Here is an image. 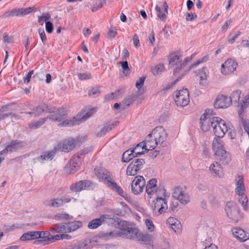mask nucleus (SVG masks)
Listing matches in <instances>:
<instances>
[{
    "label": "nucleus",
    "mask_w": 249,
    "mask_h": 249,
    "mask_svg": "<svg viewBox=\"0 0 249 249\" xmlns=\"http://www.w3.org/2000/svg\"><path fill=\"white\" fill-rule=\"evenodd\" d=\"M94 108H90L88 110H83L80 113L77 115L69 120H65L62 122L58 124L59 127L71 126L80 124L81 122H84L92 116L95 112Z\"/></svg>",
    "instance_id": "nucleus-1"
},
{
    "label": "nucleus",
    "mask_w": 249,
    "mask_h": 249,
    "mask_svg": "<svg viewBox=\"0 0 249 249\" xmlns=\"http://www.w3.org/2000/svg\"><path fill=\"white\" fill-rule=\"evenodd\" d=\"M67 114V111L64 108H58L57 112L55 115L51 114L46 118H42L37 121L31 123L29 124V127L31 129H36L42 126L48 119L53 121L60 122L63 120L64 117Z\"/></svg>",
    "instance_id": "nucleus-2"
},
{
    "label": "nucleus",
    "mask_w": 249,
    "mask_h": 249,
    "mask_svg": "<svg viewBox=\"0 0 249 249\" xmlns=\"http://www.w3.org/2000/svg\"><path fill=\"white\" fill-rule=\"evenodd\" d=\"M212 149L215 155L223 163L227 164L231 161L229 154L225 150L224 142L221 140L214 138L213 142Z\"/></svg>",
    "instance_id": "nucleus-3"
},
{
    "label": "nucleus",
    "mask_w": 249,
    "mask_h": 249,
    "mask_svg": "<svg viewBox=\"0 0 249 249\" xmlns=\"http://www.w3.org/2000/svg\"><path fill=\"white\" fill-rule=\"evenodd\" d=\"M233 103L238 102L239 108L238 115L240 118L243 119L245 110L249 106V94H232Z\"/></svg>",
    "instance_id": "nucleus-4"
},
{
    "label": "nucleus",
    "mask_w": 249,
    "mask_h": 249,
    "mask_svg": "<svg viewBox=\"0 0 249 249\" xmlns=\"http://www.w3.org/2000/svg\"><path fill=\"white\" fill-rule=\"evenodd\" d=\"M213 110L211 109H206L200 119L201 128L203 131H207L211 127H213L212 122L217 121V117H212Z\"/></svg>",
    "instance_id": "nucleus-5"
},
{
    "label": "nucleus",
    "mask_w": 249,
    "mask_h": 249,
    "mask_svg": "<svg viewBox=\"0 0 249 249\" xmlns=\"http://www.w3.org/2000/svg\"><path fill=\"white\" fill-rule=\"evenodd\" d=\"M25 146V143L23 141L18 140H13L6 144L5 148L0 152V156L17 152L23 148Z\"/></svg>",
    "instance_id": "nucleus-6"
},
{
    "label": "nucleus",
    "mask_w": 249,
    "mask_h": 249,
    "mask_svg": "<svg viewBox=\"0 0 249 249\" xmlns=\"http://www.w3.org/2000/svg\"><path fill=\"white\" fill-rule=\"evenodd\" d=\"M233 103L232 94H220L215 100L214 106L216 108L229 107Z\"/></svg>",
    "instance_id": "nucleus-7"
},
{
    "label": "nucleus",
    "mask_w": 249,
    "mask_h": 249,
    "mask_svg": "<svg viewBox=\"0 0 249 249\" xmlns=\"http://www.w3.org/2000/svg\"><path fill=\"white\" fill-rule=\"evenodd\" d=\"M217 121L212 122L213 124V131L218 138H223L225 133L228 131V127L225 121L221 118L217 117Z\"/></svg>",
    "instance_id": "nucleus-8"
},
{
    "label": "nucleus",
    "mask_w": 249,
    "mask_h": 249,
    "mask_svg": "<svg viewBox=\"0 0 249 249\" xmlns=\"http://www.w3.org/2000/svg\"><path fill=\"white\" fill-rule=\"evenodd\" d=\"M172 197L182 204H186L190 201V197L185 187L178 186L176 187L174 190Z\"/></svg>",
    "instance_id": "nucleus-9"
},
{
    "label": "nucleus",
    "mask_w": 249,
    "mask_h": 249,
    "mask_svg": "<svg viewBox=\"0 0 249 249\" xmlns=\"http://www.w3.org/2000/svg\"><path fill=\"white\" fill-rule=\"evenodd\" d=\"M145 186V181L144 178L141 176H137L132 182L131 191L135 195H138L143 191Z\"/></svg>",
    "instance_id": "nucleus-10"
},
{
    "label": "nucleus",
    "mask_w": 249,
    "mask_h": 249,
    "mask_svg": "<svg viewBox=\"0 0 249 249\" xmlns=\"http://www.w3.org/2000/svg\"><path fill=\"white\" fill-rule=\"evenodd\" d=\"M144 160L142 159H137L134 160L127 166L126 169V174L128 176H134L143 167Z\"/></svg>",
    "instance_id": "nucleus-11"
},
{
    "label": "nucleus",
    "mask_w": 249,
    "mask_h": 249,
    "mask_svg": "<svg viewBox=\"0 0 249 249\" xmlns=\"http://www.w3.org/2000/svg\"><path fill=\"white\" fill-rule=\"evenodd\" d=\"M57 109L55 107L46 104H42L38 106L33 111L27 112L26 113L33 115L35 117L39 115L42 112L48 113L51 114V115H55L57 112Z\"/></svg>",
    "instance_id": "nucleus-12"
},
{
    "label": "nucleus",
    "mask_w": 249,
    "mask_h": 249,
    "mask_svg": "<svg viewBox=\"0 0 249 249\" xmlns=\"http://www.w3.org/2000/svg\"><path fill=\"white\" fill-rule=\"evenodd\" d=\"M227 215L230 218L237 221L239 215V210L236 204L232 202H228L225 208Z\"/></svg>",
    "instance_id": "nucleus-13"
},
{
    "label": "nucleus",
    "mask_w": 249,
    "mask_h": 249,
    "mask_svg": "<svg viewBox=\"0 0 249 249\" xmlns=\"http://www.w3.org/2000/svg\"><path fill=\"white\" fill-rule=\"evenodd\" d=\"M95 172L99 180L105 182L107 185L112 181L110 173L107 169L103 167H97L95 168Z\"/></svg>",
    "instance_id": "nucleus-14"
},
{
    "label": "nucleus",
    "mask_w": 249,
    "mask_h": 249,
    "mask_svg": "<svg viewBox=\"0 0 249 249\" xmlns=\"http://www.w3.org/2000/svg\"><path fill=\"white\" fill-rule=\"evenodd\" d=\"M159 144L162 143L167 137V134L164 128L161 126L155 128L150 133Z\"/></svg>",
    "instance_id": "nucleus-15"
},
{
    "label": "nucleus",
    "mask_w": 249,
    "mask_h": 249,
    "mask_svg": "<svg viewBox=\"0 0 249 249\" xmlns=\"http://www.w3.org/2000/svg\"><path fill=\"white\" fill-rule=\"evenodd\" d=\"M237 63L232 59H227L224 64L221 65V72L227 75L231 73L236 70Z\"/></svg>",
    "instance_id": "nucleus-16"
},
{
    "label": "nucleus",
    "mask_w": 249,
    "mask_h": 249,
    "mask_svg": "<svg viewBox=\"0 0 249 249\" xmlns=\"http://www.w3.org/2000/svg\"><path fill=\"white\" fill-rule=\"evenodd\" d=\"M209 171L214 177L222 178L224 174L221 165L217 161L213 162L209 167Z\"/></svg>",
    "instance_id": "nucleus-17"
},
{
    "label": "nucleus",
    "mask_w": 249,
    "mask_h": 249,
    "mask_svg": "<svg viewBox=\"0 0 249 249\" xmlns=\"http://www.w3.org/2000/svg\"><path fill=\"white\" fill-rule=\"evenodd\" d=\"M153 211L155 212L158 211L159 214L164 213L167 209V201L163 198L157 197L156 200L153 201Z\"/></svg>",
    "instance_id": "nucleus-18"
},
{
    "label": "nucleus",
    "mask_w": 249,
    "mask_h": 249,
    "mask_svg": "<svg viewBox=\"0 0 249 249\" xmlns=\"http://www.w3.org/2000/svg\"><path fill=\"white\" fill-rule=\"evenodd\" d=\"M91 184V181L89 180H81L72 184L70 186V190L73 192H80L88 189Z\"/></svg>",
    "instance_id": "nucleus-19"
},
{
    "label": "nucleus",
    "mask_w": 249,
    "mask_h": 249,
    "mask_svg": "<svg viewBox=\"0 0 249 249\" xmlns=\"http://www.w3.org/2000/svg\"><path fill=\"white\" fill-rule=\"evenodd\" d=\"M109 215L103 214L100 216L98 218H96L92 220L89 223L88 228L90 229H95L105 224L106 220L110 219Z\"/></svg>",
    "instance_id": "nucleus-20"
},
{
    "label": "nucleus",
    "mask_w": 249,
    "mask_h": 249,
    "mask_svg": "<svg viewBox=\"0 0 249 249\" xmlns=\"http://www.w3.org/2000/svg\"><path fill=\"white\" fill-rule=\"evenodd\" d=\"M55 150L47 151L43 152L42 154L39 157L34 159V162L38 161L40 163H44L48 160H51L55 155Z\"/></svg>",
    "instance_id": "nucleus-21"
},
{
    "label": "nucleus",
    "mask_w": 249,
    "mask_h": 249,
    "mask_svg": "<svg viewBox=\"0 0 249 249\" xmlns=\"http://www.w3.org/2000/svg\"><path fill=\"white\" fill-rule=\"evenodd\" d=\"M122 231L125 234L127 238L137 240L139 234L140 233L137 229L127 227L126 228H122Z\"/></svg>",
    "instance_id": "nucleus-22"
},
{
    "label": "nucleus",
    "mask_w": 249,
    "mask_h": 249,
    "mask_svg": "<svg viewBox=\"0 0 249 249\" xmlns=\"http://www.w3.org/2000/svg\"><path fill=\"white\" fill-rule=\"evenodd\" d=\"M175 102L178 106H186L190 102L189 94H177Z\"/></svg>",
    "instance_id": "nucleus-23"
},
{
    "label": "nucleus",
    "mask_w": 249,
    "mask_h": 249,
    "mask_svg": "<svg viewBox=\"0 0 249 249\" xmlns=\"http://www.w3.org/2000/svg\"><path fill=\"white\" fill-rule=\"evenodd\" d=\"M76 144V141L73 138H69L63 141L62 143V149L64 152L72 150Z\"/></svg>",
    "instance_id": "nucleus-24"
},
{
    "label": "nucleus",
    "mask_w": 249,
    "mask_h": 249,
    "mask_svg": "<svg viewBox=\"0 0 249 249\" xmlns=\"http://www.w3.org/2000/svg\"><path fill=\"white\" fill-rule=\"evenodd\" d=\"M157 179L152 178L150 179L146 186V192L148 196H156V190L157 189Z\"/></svg>",
    "instance_id": "nucleus-25"
},
{
    "label": "nucleus",
    "mask_w": 249,
    "mask_h": 249,
    "mask_svg": "<svg viewBox=\"0 0 249 249\" xmlns=\"http://www.w3.org/2000/svg\"><path fill=\"white\" fill-rule=\"evenodd\" d=\"M66 233L74 231L82 226V223L80 221H74L64 224Z\"/></svg>",
    "instance_id": "nucleus-26"
},
{
    "label": "nucleus",
    "mask_w": 249,
    "mask_h": 249,
    "mask_svg": "<svg viewBox=\"0 0 249 249\" xmlns=\"http://www.w3.org/2000/svg\"><path fill=\"white\" fill-rule=\"evenodd\" d=\"M236 188L235 189V193L238 196L244 195L245 189L243 176H238V179L236 180Z\"/></svg>",
    "instance_id": "nucleus-27"
},
{
    "label": "nucleus",
    "mask_w": 249,
    "mask_h": 249,
    "mask_svg": "<svg viewBox=\"0 0 249 249\" xmlns=\"http://www.w3.org/2000/svg\"><path fill=\"white\" fill-rule=\"evenodd\" d=\"M166 223L175 232L179 231L181 227L180 221L174 217L168 218Z\"/></svg>",
    "instance_id": "nucleus-28"
},
{
    "label": "nucleus",
    "mask_w": 249,
    "mask_h": 249,
    "mask_svg": "<svg viewBox=\"0 0 249 249\" xmlns=\"http://www.w3.org/2000/svg\"><path fill=\"white\" fill-rule=\"evenodd\" d=\"M132 149L134 150L135 156H139L147 153L149 150V149L147 148L144 141L140 142L135 147Z\"/></svg>",
    "instance_id": "nucleus-29"
},
{
    "label": "nucleus",
    "mask_w": 249,
    "mask_h": 249,
    "mask_svg": "<svg viewBox=\"0 0 249 249\" xmlns=\"http://www.w3.org/2000/svg\"><path fill=\"white\" fill-rule=\"evenodd\" d=\"M232 233L234 237L241 241H245L249 238L245 231L242 229L234 228L232 230Z\"/></svg>",
    "instance_id": "nucleus-30"
},
{
    "label": "nucleus",
    "mask_w": 249,
    "mask_h": 249,
    "mask_svg": "<svg viewBox=\"0 0 249 249\" xmlns=\"http://www.w3.org/2000/svg\"><path fill=\"white\" fill-rule=\"evenodd\" d=\"M144 142L149 150L154 149L159 144L150 133L146 137Z\"/></svg>",
    "instance_id": "nucleus-31"
},
{
    "label": "nucleus",
    "mask_w": 249,
    "mask_h": 249,
    "mask_svg": "<svg viewBox=\"0 0 249 249\" xmlns=\"http://www.w3.org/2000/svg\"><path fill=\"white\" fill-rule=\"evenodd\" d=\"M113 124H105L103 126L98 127L95 131V135L97 137H101L104 135L107 132L110 131L112 128Z\"/></svg>",
    "instance_id": "nucleus-32"
},
{
    "label": "nucleus",
    "mask_w": 249,
    "mask_h": 249,
    "mask_svg": "<svg viewBox=\"0 0 249 249\" xmlns=\"http://www.w3.org/2000/svg\"><path fill=\"white\" fill-rule=\"evenodd\" d=\"M135 156L134 150L132 148L125 151L122 155V161L124 162H128L132 160L133 158L137 157Z\"/></svg>",
    "instance_id": "nucleus-33"
},
{
    "label": "nucleus",
    "mask_w": 249,
    "mask_h": 249,
    "mask_svg": "<svg viewBox=\"0 0 249 249\" xmlns=\"http://www.w3.org/2000/svg\"><path fill=\"white\" fill-rule=\"evenodd\" d=\"M107 186L116 192L121 196L124 198L127 196L126 194L123 191V189L113 180L110 182V183Z\"/></svg>",
    "instance_id": "nucleus-34"
},
{
    "label": "nucleus",
    "mask_w": 249,
    "mask_h": 249,
    "mask_svg": "<svg viewBox=\"0 0 249 249\" xmlns=\"http://www.w3.org/2000/svg\"><path fill=\"white\" fill-rule=\"evenodd\" d=\"M89 244L86 242H81L73 245H71L66 247L65 249H89Z\"/></svg>",
    "instance_id": "nucleus-35"
},
{
    "label": "nucleus",
    "mask_w": 249,
    "mask_h": 249,
    "mask_svg": "<svg viewBox=\"0 0 249 249\" xmlns=\"http://www.w3.org/2000/svg\"><path fill=\"white\" fill-rule=\"evenodd\" d=\"M21 14L20 8H15L5 12L4 14L1 16V18H5L14 16L21 17Z\"/></svg>",
    "instance_id": "nucleus-36"
},
{
    "label": "nucleus",
    "mask_w": 249,
    "mask_h": 249,
    "mask_svg": "<svg viewBox=\"0 0 249 249\" xmlns=\"http://www.w3.org/2000/svg\"><path fill=\"white\" fill-rule=\"evenodd\" d=\"M37 231H29L24 233L20 237L22 241L30 240L38 238Z\"/></svg>",
    "instance_id": "nucleus-37"
},
{
    "label": "nucleus",
    "mask_w": 249,
    "mask_h": 249,
    "mask_svg": "<svg viewBox=\"0 0 249 249\" xmlns=\"http://www.w3.org/2000/svg\"><path fill=\"white\" fill-rule=\"evenodd\" d=\"M181 63V56L177 54L175 55H173L170 56L169 62V66L170 68H172L175 66H180V64Z\"/></svg>",
    "instance_id": "nucleus-38"
},
{
    "label": "nucleus",
    "mask_w": 249,
    "mask_h": 249,
    "mask_svg": "<svg viewBox=\"0 0 249 249\" xmlns=\"http://www.w3.org/2000/svg\"><path fill=\"white\" fill-rule=\"evenodd\" d=\"M62 234H57L54 236H52L51 238H48L46 240H38L35 241V243L36 244H43L44 245L48 244L50 242H51L52 240H59L62 239Z\"/></svg>",
    "instance_id": "nucleus-39"
},
{
    "label": "nucleus",
    "mask_w": 249,
    "mask_h": 249,
    "mask_svg": "<svg viewBox=\"0 0 249 249\" xmlns=\"http://www.w3.org/2000/svg\"><path fill=\"white\" fill-rule=\"evenodd\" d=\"M208 71L206 68H202L199 70L198 75L200 78V84L205 86L207 84L206 79L207 78Z\"/></svg>",
    "instance_id": "nucleus-40"
},
{
    "label": "nucleus",
    "mask_w": 249,
    "mask_h": 249,
    "mask_svg": "<svg viewBox=\"0 0 249 249\" xmlns=\"http://www.w3.org/2000/svg\"><path fill=\"white\" fill-rule=\"evenodd\" d=\"M66 168L67 172L70 174H73L79 169L78 164L73 160H71L67 164Z\"/></svg>",
    "instance_id": "nucleus-41"
},
{
    "label": "nucleus",
    "mask_w": 249,
    "mask_h": 249,
    "mask_svg": "<svg viewBox=\"0 0 249 249\" xmlns=\"http://www.w3.org/2000/svg\"><path fill=\"white\" fill-rule=\"evenodd\" d=\"M152 236L148 233H140L137 240L142 241L146 244H150L152 241Z\"/></svg>",
    "instance_id": "nucleus-42"
},
{
    "label": "nucleus",
    "mask_w": 249,
    "mask_h": 249,
    "mask_svg": "<svg viewBox=\"0 0 249 249\" xmlns=\"http://www.w3.org/2000/svg\"><path fill=\"white\" fill-rule=\"evenodd\" d=\"M51 231L53 233H66L64 224H58L54 225L51 228Z\"/></svg>",
    "instance_id": "nucleus-43"
},
{
    "label": "nucleus",
    "mask_w": 249,
    "mask_h": 249,
    "mask_svg": "<svg viewBox=\"0 0 249 249\" xmlns=\"http://www.w3.org/2000/svg\"><path fill=\"white\" fill-rule=\"evenodd\" d=\"M138 98V94H129L125 99L123 101L124 104L127 107H128Z\"/></svg>",
    "instance_id": "nucleus-44"
},
{
    "label": "nucleus",
    "mask_w": 249,
    "mask_h": 249,
    "mask_svg": "<svg viewBox=\"0 0 249 249\" xmlns=\"http://www.w3.org/2000/svg\"><path fill=\"white\" fill-rule=\"evenodd\" d=\"M209 56L208 54L206 55L205 56H204L203 57H202L200 60L197 61L195 63H194V64L191 65L189 67V68L188 69L187 71L188 72L191 69H192L194 68L195 67L197 66L200 64L207 61L208 60V59H209Z\"/></svg>",
    "instance_id": "nucleus-45"
},
{
    "label": "nucleus",
    "mask_w": 249,
    "mask_h": 249,
    "mask_svg": "<svg viewBox=\"0 0 249 249\" xmlns=\"http://www.w3.org/2000/svg\"><path fill=\"white\" fill-rule=\"evenodd\" d=\"M48 205L51 207L56 208L63 206L60 197L51 199Z\"/></svg>",
    "instance_id": "nucleus-46"
},
{
    "label": "nucleus",
    "mask_w": 249,
    "mask_h": 249,
    "mask_svg": "<svg viewBox=\"0 0 249 249\" xmlns=\"http://www.w3.org/2000/svg\"><path fill=\"white\" fill-rule=\"evenodd\" d=\"M191 58H190L189 57H186L183 62H182V60L181 59V63L180 64V66H178L174 70V74H176L177 73H178L179 72V71L185 66H186L188 62H190Z\"/></svg>",
    "instance_id": "nucleus-47"
},
{
    "label": "nucleus",
    "mask_w": 249,
    "mask_h": 249,
    "mask_svg": "<svg viewBox=\"0 0 249 249\" xmlns=\"http://www.w3.org/2000/svg\"><path fill=\"white\" fill-rule=\"evenodd\" d=\"M115 237V233L113 231H107L100 234V237L104 240H108Z\"/></svg>",
    "instance_id": "nucleus-48"
},
{
    "label": "nucleus",
    "mask_w": 249,
    "mask_h": 249,
    "mask_svg": "<svg viewBox=\"0 0 249 249\" xmlns=\"http://www.w3.org/2000/svg\"><path fill=\"white\" fill-rule=\"evenodd\" d=\"M77 76L79 80L81 81L89 80L91 78L90 73L87 71L84 72H79L77 74Z\"/></svg>",
    "instance_id": "nucleus-49"
},
{
    "label": "nucleus",
    "mask_w": 249,
    "mask_h": 249,
    "mask_svg": "<svg viewBox=\"0 0 249 249\" xmlns=\"http://www.w3.org/2000/svg\"><path fill=\"white\" fill-rule=\"evenodd\" d=\"M164 66L162 64H159L155 66V67L152 69L151 71L152 73L155 75H158L161 73L164 69Z\"/></svg>",
    "instance_id": "nucleus-50"
},
{
    "label": "nucleus",
    "mask_w": 249,
    "mask_h": 249,
    "mask_svg": "<svg viewBox=\"0 0 249 249\" xmlns=\"http://www.w3.org/2000/svg\"><path fill=\"white\" fill-rule=\"evenodd\" d=\"M241 197L239 198V202L243 207V209L244 210H247V203L248 202V197L244 196H240Z\"/></svg>",
    "instance_id": "nucleus-51"
},
{
    "label": "nucleus",
    "mask_w": 249,
    "mask_h": 249,
    "mask_svg": "<svg viewBox=\"0 0 249 249\" xmlns=\"http://www.w3.org/2000/svg\"><path fill=\"white\" fill-rule=\"evenodd\" d=\"M120 64L121 65L122 68L124 70V73L125 74V76H127L130 71L127 61L125 60L123 62H120Z\"/></svg>",
    "instance_id": "nucleus-52"
},
{
    "label": "nucleus",
    "mask_w": 249,
    "mask_h": 249,
    "mask_svg": "<svg viewBox=\"0 0 249 249\" xmlns=\"http://www.w3.org/2000/svg\"><path fill=\"white\" fill-rule=\"evenodd\" d=\"M155 9L157 12L158 17L162 21H164L166 18V16L165 13H162L161 11L160 8L158 6L156 5L155 7Z\"/></svg>",
    "instance_id": "nucleus-53"
},
{
    "label": "nucleus",
    "mask_w": 249,
    "mask_h": 249,
    "mask_svg": "<svg viewBox=\"0 0 249 249\" xmlns=\"http://www.w3.org/2000/svg\"><path fill=\"white\" fill-rule=\"evenodd\" d=\"M3 42L5 43H12L14 42V36H9L7 33L3 34Z\"/></svg>",
    "instance_id": "nucleus-54"
},
{
    "label": "nucleus",
    "mask_w": 249,
    "mask_h": 249,
    "mask_svg": "<svg viewBox=\"0 0 249 249\" xmlns=\"http://www.w3.org/2000/svg\"><path fill=\"white\" fill-rule=\"evenodd\" d=\"M61 202L63 205L64 203H69L71 201V199H73L74 201H76V199L73 197H71L70 196L67 195H64L60 197Z\"/></svg>",
    "instance_id": "nucleus-55"
},
{
    "label": "nucleus",
    "mask_w": 249,
    "mask_h": 249,
    "mask_svg": "<svg viewBox=\"0 0 249 249\" xmlns=\"http://www.w3.org/2000/svg\"><path fill=\"white\" fill-rule=\"evenodd\" d=\"M69 214L66 213H58L55 216V219L57 220L69 219L70 218Z\"/></svg>",
    "instance_id": "nucleus-56"
},
{
    "label": "nucleus",
    "mask_w": 249,
    "mask_h": 249,
    "mask_svg": "<svg viewBox=\"0 0 249 249\" xmlns=\"http://www.w3.org/2000/svg\"><path fill=\"white\" fill-rule=\"evenodd\" d=\"M117 34V30L115 28L110 27L109 29L108 32V37L112 40L116 36Z\"/></svg>",
    "instance_id": "nucleus-57"
},
{
    "label": "nucleus",
    "mask_w": 249,
    "mask_h": 249,
    "mask_svg": "<svg viewBox=\"0 0 249 249\" xmlns=\"http://www.w3.org/2000/svg\"><path fill=\"white\" fill-rule=\"evenodd\" d=\"M145 223L146 228L148 231H153L154 230L155 227L153 222L151 220L148 219H146L145 220Z\"/></svg>",
    "instance_id": "nucleus-58"
},
{
    "label": "nucleus",
    "mask_w": 249,
    "mask_h": 249,
    "mask_svg": "<svg viewBox=\"0 0 249 249\" xmlns=\"http://www.w3.org/2000/svg\"><path fill=\"white\" fill-rule=\"evenodd\" d=\"M38 33L43 44L45 45L47 42V38L44 30L43 29L39 28L38 29Z\"/></svg>",
    "instance_id": "nucleus-59"
},
{
    "label": "nucleus",
    "mask_w": 249,
    "mask_h": 249,
    "mask_svg": "<svg viewBox=\"0 0 249 249\" xmlns=\"http://www.w3.org/2000/svg\"><path fill=\"white\" fill-rule=\"evenodd\" d=\"M38 238H43V240H46L48 238H50L49 236L50 235V232L48 231H37Z\"/></svg>",
    "instance_id": "nucleus-60"
},
{
    "label": "nucleus",
    "mask_w": 249,
    "mask_h": 249,
    "mask_svg": "<svg viewBox=\"0 0 249 249\" xmlns=\"http://www.w3.org/2000/svg\"><path fill=\"white\" fill-rule=\"evenodd\" d=\"M241 35L240 31H237V33L233 36H231L229 35L228 37V41L230 44H232L236 40V39Z\"/></svg>",
    "instance_id": "nucleus-61"
},
{
    "label": "nucleus",
    "mask_w": 249,
    "mask_h": 249,
    "mask_svg": "<svg viewBox=\"0 0 249 249\" xmlns=\"http://www.w3.org/2000/svg\"><path fill=\"white\" fill-rule=\"evenodd\" d=\"M207 198L208 202L213 207L216 205L217 202L214 196L211 195H209L207 196Z\"/></svg>",
    "instance_id": "nucleus-62"
},
{
    "label": "nucleus",
    "mask_w": 249,
    "mask_h": 249,
    "mask_svg": "<svg viewBox=\"0 0 249 249\" xmlns=\"http://www.w3.org/2000/svg\"><path fill=\"white\" fill-rule=\"evenodd\" d=\"M101 89L102 87H101L95 86L89 90L88 93H99L102 92Z\"/></svg>",
    "instance_id": "nucleus-63"
},
{
    "label": "nucleus",
    "mask_w": 249,
    "mask_h": 249,
    "mask_svg": "<svg viewBox=\"0 0 249 249\" xmlns=\"http://www.w3.org/2000/svg\"><path fill=\"white\" fill-rule=\"evenodd\" d=\"M45 28H46V30L47 31V32L49 34H51L53 31V24L50 21L46 22Z\"/></svg>",
    "instance_id": "nucleus-64"
}]
</instances>
